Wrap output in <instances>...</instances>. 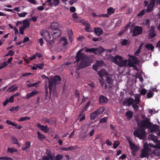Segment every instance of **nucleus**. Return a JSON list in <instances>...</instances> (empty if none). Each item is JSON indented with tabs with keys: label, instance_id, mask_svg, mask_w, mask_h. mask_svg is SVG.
Wrapping results in <instances>:
<instances>
[{
	"label": "nucleus",
	"instance_id": "1",
	"mask_svg": "<svg viewBox=\"0 0 160 160\" xmlns=\"http://www.w3.org/2000/svg\"><path fill=\"white\" fill-rule=\"evenodd\" d=\"M137 124L139 128L134 131L133 135L140 139H142L145 138L146 134L145 129L143 128H149L151 126V122L148 118H146V120H141L140 122H138Z\"/></svg>",
	"mask_w": 160,
	"mask_h": 160
},
{
	"label": "nucleus",
	"instance_id": "2",
	"mask_svg": "<svg viewBox=\"0 0 160 160\" xmlns=\"http://www.w3.org/2000/svg\"><path fill=\"white\" fill-rule=\"evenodd\" d=\"M83 50L81 49L77 53L75 58L76 60L74 63L77 62L78 64L81 61L78 67L80 68L87 67L90 65L89 60L88 56L85 54L82 53Z\"/></svg>",
	"mask_w": 160,
	"mask_h": 160
},
{
	"label": "nucleus",
	"instance_id": "3",
	"mask_svg": "<svg viewBox=\"0 0 160 160\" xmlns=\"http://www.w3.org/2000/svg\"><path fill=\"white\" fill-rule=\"evenodd\" d=\"M109 59L120 67L127 66L128 61V66L130 67H134V62L131 59H129L128 60L127 59L123 60V58L120 55H117L114 57L110 56Z\"/></svg>",
	"mask_w": 160,
	"mask_h": 160
},
{
	"label": "nucleus",
	"instance_id": "4",
	"mask_svg": "<svg viewBox=\"0 0 160 160\" xmlns=\"http://www.w3.org/2000/svg\"><path fill=\"white\" fill-rule=\"evenodd\" d=\"M115 10L112 7H110L107 9V14H96L94 12L91 13V15L93 17H99L102 18H107L109 17V15H111L114 13Z\"/></svg>",
	"mask_w": 160,
	"mask_h": 160
},
{
	"label": "nucleus",
	"instance_id": "5",
	"mask_svg": "<svg viewBox=\"0 0 160 160\" xmlns=\"http://www.w3.org/2000/svg\"><path fill=\"white\" fill-rule=\"evenodd\" d=\"M48 83L49 94L51 96L52 93V90L53 92H54L56 90L57 83H56L54 80L51 79L50 80H49Z\"/></svg>",
	"mask_w": 160,
	"mask_h": 160
},
{
	"label": "nucleus",
	"instance_id": "6",
	"mask_svg": "<svg viewBox=\"0 0 160 160\" xmlns=\"http://www.w3.org/2000/svg\"><path fill=\"white\" fill-rule=\"evenodd\" d=\"M142 27L137 26L135 27L132 31V36L135 37L142 33Z\"/></svg>",
	"mask_w": 160,
	"mask_h": 160
},
{
	"label": "nucleus",
	"instance_id": "7",
	"mask_svg": "<svg viewBox=\"0 0 160 160\" xmlns=\"http://www.w3.org/2000/svg\"><path fill=\"white\" fill-rule=\"evenodd\" d=\"M41 35L43 38L47 42L51 39V36L49 32L46 30H43L41 32Z\"/></svg>",
	"mask_w": 160,
	"mask_h": 160
},
{
	"label": "nucleus",
	"instance_id": "8",
	"mask_svg": "<svg viewBox=\"0 0 160 160\" xmlns=\"http://www.w3.org/2000/svg\"><path fill=\"white\" fill-rule=\"evenodd\" d=\"M52 30L51 33L54 38H56L61 36V32L60 29L57 28H52Z\"/></svg>",
	"mask_w": 160,
	"mask_h": 160
},
{
	"label": "nucleus",
	"instance_id": "9",
	"mask_svg": "<svg viewBox=\"0 0 160 160\" xmlns=\"http://www.w3.org/2000/svg\"><path fill=\"white\" fill-rule=\"evenodd\" d=\"M148 36L149 38H152L156 36V33L155 31V28L153 26H151L149 30Z\"/></svg>",
	"mask_w": 160,
	"mask_h": 160
},
{
	"label": "nucleus",
	"instance_id": "10",
	"mask_svg": "<svg viewBox=\"0 0 160 160\" xmlns=\"http://www.w3.org/2000/svg\"><path fill=\"white\" fill-rule=\"evenodd\" d=\"M155 3V0H150L149 4L146 10V11L148 12H151L154 7Z\"/></svg>",
	"mask_w": 160,
	"mask_h": 160
},
{
	"label": "nucleus",
	"instance_id": "11",
	"mask_svg": "<svg viewBox=\"0 0 160 160\" xmlns=\"http://www.w3.org/2000/svg\"><path fill=\"white\" fill-rule=\"evenodd\" d=\"M106 81L105 88V89L108 88H111V84L112 83V78L109 77H107L106 78Z\"/></svg>",
	"mask_w": 160,
	"mask_h": 160
},
{
	"label": "nucleus",
	"instance_id": "12",
	"mask_svg": "<svg viewBox=\"0 0 160 160\" xmlns=\"http://www.w3.org/2000/svg\"><path fill=\"white\" fill-rule=\"evenodd\" d=\"M108 99L106 97L102 95L100 96L99 98V102L101 104H103L107 103Z\"/></svg>",
	"mask_w": 160,
	"mask_h": 160
},
{
	"label": "nucleus",
	"instance_id": "13",
	"mask_svg": "<svg viewBox=\"0 0 160 160\" xmlns=\"http://www.w3.org/2000/svg\"><path fill=\"white\" fill-rule=\"evenodd\" d=\"M37 126L38 128H41V130L44 132L45 133L48 132L49 131V129L48 128V126L47 125L44 126L43 125H41L40 123H38L37 124Z\"/></svg>",
	"mask_w": 160,
	"mask_h": 160
},
{
	"label": "nucleus",
	"instance_id": "14",
	"mask_svg": "<svg viewBox=\"0 0 160 160\" xmlns=\"http://www.w3.org/2000/svg\"><path fill=\"white\" fill-rule=\"evenodd\" d=\"M128 56L132 59V61H133L134 64L138 65L139 64V61L138 58L135 56H132L130 54L128 55Z\"/></svg>",
	"mask_w": 160,
	"mask_h": 160
},
{
	"label": "nucleus",
	"instance_id": "15",
	"mask_svg": "<svg viewBox=\"0 0 160 160\" xmlns=\"http://www.w3.org/2000/svg\"><path fill=\"white\" fill-rule=\"evenodd\" d=\"M128 142L132 150H138V147L135 145L131 141L128 140Z\"/></svg>",
	"mask_w": 160,
	"mask_h": 160
},
{
	"label": "nucleus",
	"instance_id": "16",
	"mask_svg": "<svg viewBox=\"0 0 160 160\" xmlns=\"http://www.w3.org/2000/svg\"><path fill=\"white\" fill-rule=\"evenodd\" d=\"M94 32L98 36H100L102 34L103 30L99 28H94Z\"/></svg>",
	"mask_w": 160,
	"mask_h": 160
},
{
	"label": "nucleus",
	"instance_id": "17",
	"mask_svg": "<svg viewBox=\"0 0 160 160\" xmlns=\"http://www.w3.org/2000/svg\"><path fill=\"white\" fill-rule=\"evenodd\" d=\"M149 154V151L145 150L142 149L141 150V158H143L148 156Z\"/></svg>",
	"mask_w": 160,
	"mask_h": 160
},
{
	"label": "nucleus",
	"instance_id": "18",
	"mask_svg": "<svg viewBox=\"0 0 160 160\" xmlns=\"http://www.w3.org/2000/svg\"><path fill=\"white\" fill-rule=\"evenodd\" d=\"M38 92V91L33 90L31 92L28 93L27 95V98H30L37 94Z\"/></svg>",
	"mask_w": 160,
	"mask_h": 160
},
{
	"label": "nucleus",
	"instance_id": "19",
	"mask_svg": "<svg viewBox=\"0 0 160 160\" xmlns=\"http://www.w3.org/2000/svg\"><path fill=\"white\" fill-rule=\"evenodd\" d=\"M131 43V41L129 40L124 39L121 42V43L122 46L129 45Z\"/></svg>",
	"mask_w": 160,
	"mask_h": 160
},
{
	"label": "nucleus",
	"instance_id": "20",
	"mask_svg": "<svg viewBox=\"0 0 160 160\" xmlns=\"http://www.w3.org/2000/svg\"><path fill=\"white\" fill-rule=\"evenodd\" d=\"M23 25L22 27L26 29L27 28L29 27L30 26V22L28 20H24L23 21Z\"/></svg>",
	"mask_w": 160,
	"mask_h": 160
},
{
	"label": "nucleus",
	"instance_id": "21",
	"mask_svg": "<svg viewBox=\"0 0 160 160\" xmlns=\"http://www.w3.org/2000/svg\"><path fill=\"white\" fill-rule=\"evenodd\" d=\"M31 146V143L30 142L27 141L25 145V146L22 148V149L23 151L26 150L27 149L29 148Z\"/></svg>",
	"mask_w": 160,
	"mask_h": 160
},
{
	"label": "nucleus",
	"instance_id": "22",
	"mask_svg": "<svg viewBox=\"0 0 160 160\" xmlns=\"http://www.w3.org/2000/svg\"><path fill=\"white\" fill-rule=\"evenodd\" d=\"M60 42L62 44L63 46H66L68 43L67 40L65 37L61 38L60 39Z\"/></svg>",
	"mask_w": 160,
	"mask_h": 160
},
{
	"label": "nucleus",
	"instance_id": "23",
	"mask_svg": "<svg viewBox=\"0 0 160 160\" xmlns=\"http://www.w3.org/2000/svg\"><path fill=\"white\" fill-rule=\"evenodd\" d=\"M38 136V139L41 141H42L43 139H45L46 137L43 134H41L39 132H37Z\"/></svg>",
	"mask_w": 160,
	"mask_h": 160
},
{
	"label": "nucleus",
	"instance_id": "24",
	"mask_svg": "<svg viewBox=\"0 0 160 160\" xmlns=\"http://www.w3.org/2000/svg\"><path fill=\"white\" fill-rule=\"evenodd\" d=\"M104 48L101 47H100L98 48H95L96 54H101L102 52H104Z\"/></svg>",
	"mask_w": 160,
	"mask_h": 160
},
{
	"label": "nucleus",
	"instance_id": "25",
	"mask_svg": "<svg viewBox=\"0 0 160 160\" xmlns=\"http://www.w3.org/2000/svg\"><path fill=\"white\" fill-rule=\"evenodd\" d=\"M133 115L132 112L130 111L127 112L125 114V115L126 116L128 119L132 118V117Z\"/></svg>",
	"mask_w": 160,
	"mask_h": 160
},
{
	"label": "nucleus",
	"instance_id": "26",
	"mask_svg": "<svg viewBox=\"0 0 160 160\" xmlns=\"http://www.w3.org/2000/svg\"><path fill=\"white\" fill-rule=\"evenodd\" d=\"M104 108L102 106L98 109L96 111H95V112L97 113V114H98V115H99L100 114L102 113L104 111Z\"/></svg>",
	"mask_w": 160,
	"mask_h": 160
},
{
	"label": "nucleus",
	"instance_id": "27",
	"mask_svg": "<svg viewBox=\"0 0 160 160\" xmlns=\"http://www.w3.org/2000/svg\"><path fill=\"white\" fill-rule=\"evenodd\" d=\"M85 29L86 31L89 32H92L93 31L91 27L90 24L89 23L85 26Z\"/></svg>",
	"mask_w": 160,
	"mask_h": 160
},
{
	"label": "nucleus",
	"instance_id": "28",
	"mask_svg": "<svg viewBox=\"0 0 160 160\" xmlns=\"http://www.w3.org/2000/svg\"><path fill=\"white\" fill-rule=\"evenodd\" d=\"M107 73L106 70L104 69H102L98 72V74L100 77H102L104 75L106 74Z\"/></svg>",
	"mask_w": 160,
	"mask_h": 160
},
{
	"label": "nucleus",
	"instance_id": "29",
	"mask_svg": "<svg viewBox=\"0 0 160 160\" xmlns=\"http://www.w3.org/2000/svg\"><path fill=\"white\" fill-rule=\"evenodd\" d=\"M145 48L147 49L152 50L154 48L153 45L150 43L147 44L145 46Z\"/></svg>",
	"mask_w": 160,
	"mask_h": 160
},
{
	"label": "nucleus",
	"instance_id": "30",
	"mask_svg": "<svg viewBox=\"0 0 160 160\" xmlns=\"http://www.w3.org/2000/svg\"><path fill=\"white\" fill-rule=\"evenodd\" d=\"M98 116V114L95 111L90 114L91 119L92 120H94L95 119L96 117Z\"/></svg>",
	"mask_w": 160,
	"mask_h": 160
},
{
	"label": "nucleus",
	"instance_id": "31",
	"mask_svg": "<svg viewBox=\"0 0 160 160\" xmlns=\"http://www.w3.org/2000/svg\"><path fill=\"white\" fill-rule=\"evenodd\" d=\"M52 28H58L59 27V24L58 23L54 22L52 23L51 25Z\"/></svg>",
	"mask_w": 160,
	"mask_h": 160
},
{
	"label": "nucleus",
	"instance_id": "32",
	"mask_svg": "<svg viewBox=\"0 0 160 160\" xmlns=\"http://www.w3.org/2000/svg\"><path fill=\"white\" fill-rule=\"evenodd\" d=\"M85 52H92L94 54H96V53L95 52V48H92L90 49L89 48H87L85 50Z\"/></svg>",
	"mask_w": 160,
	"mask_h": 160
},
{
	"label": "nucleus",
	"instance_id": "33",
	"mask_svg": "<svg viewBox=\"0 0 160 160\" xmlns=\"http://www.w3.org/2000/svg\"><path fill=\"white\" fill-rule=\"evenodd\" d=\"M68 36L69 38V41L70 42H72L73 40V33L72 32V30L70 31V32L68 33Z\"/></svg>",
	"mask_w": 160,
	"mask_h": 160
},
{
	"label": "nucleus",
	"instance_id": "34",
	"mask_svg": "<svg viewBox=\"0 0 160 160\" xmlns=\"http://www.w3.org/2000/svg\"><path fill=\"white\" fill-rule=\"evenodd\" d=\"M154 94V93L153 92H152L151 91L147 93V98H151L153 96Z\"/></svg>",
	"mask_w": 160,
	"mask_h": 160
},
{
	"label": "nucleus",
	"instance_id": "35",
	"mask_svg": "<svg viewBox=\"0 0 160 160\" xmlns=\"http://www.w3.org/2000/svg\"><path fill=\"white\" fill-rule=\"evenodd\" d=\"M127 102L128 105L129 106L134 103V100L133 98H131L128 100Z\"/></svg>",
	"mask_w": 160,
	"mask_h": 160
},
{
	"label": "nucleus",
	"instance_id": "36",
	"mask_svg": "<svg viewBox=\"0 0 160 160\" xmlns=\"http://www.w3.org/2000/svg\"><path fill=\"white\" fill-rule=\"evenodd\" d=\"M19 110V106H17L16 107H12L10 109V111H18Z\"/></svg>",
	"mask_w": 160,
	"mask_h": 160
},
{
	"label": "nucleus",
	"instance_id": "37",
	"mask_svg": "<svg viewBox=\"0 0 160 160\" xmlns=\"http://www.w3.org/2000/svg\"><path fill=\"white\" fill-rule=\"evenodd\" d=\"M17 150L13 148H8L7 149V151L8 152L12 153L14 152H16Z\"/></svg>",
	"mask_w": 160,
	"mask_h": 160
},
{
	"label": "nucleus",
	"instance_id": "38",
	"mask_svg": "<svg viewBox=\"0 0 160 160\" xmlns=\"http://www.w3.org/2000/svg\"><path fill=\"white\" fill-rule=\"evenodd\" d=\"M135 101L136 104H139L140 102V96L138 95L135 97Z\"/></svg>",
	"mask_w": 160,
	"mask_h": 160
},
{
	"label": "nucleus",
	"instance_id": "39",
	"mask_svg": "<svg viewBox=\"0 0 160 160\" xmlns=\"http://www.w3.org/2000/svg\"><path fill=\"white\" fill-rule=\"evenodd\" d=\"M75 97L78 98V100L80 98V93L78 90H75Z\"/></svg>",
	"mask_w": 160,
	"mask_h": 160
},
{
	"label": "nucleus",
	"instance_id": "40",
	"mask_svg": "<svg viewBox=\"0 0 160 160\" xmlns=\"http://www.w3.org/2000/svg\"><path fill=\"white\" fill-rule=\"evenodd\" d=\"M53 80H54L56 83H57V81H61V77L58 76H55L54 78L52 79Z\"/></svg>",
	"mask_w": 160,
	"mask_h": 160
},
{
	"label": "nucleus",
	"instance_id": "41",
	"mask_svg": "<svg viewBox=\"0 0 160 160\" xmlns=\"http://www.w3.org/2000/svg\"><path fill=\"white\" fill-rule=\"evenodd\" d=\"M98 67L102 66L104 64V62L102 60L97 61L96 63Z\"/></svg>",
	"mask_w": 160,
	"mask_h": 160
},
{
	"label": "nucleus",
	"instance_id": "42",
	"mask_svg": "<svg viewBox=\"0 0 160 160\" xmlns=\"http://www.w3.org/2000/svg\"><path fill=\"white\" fill-rule=\"evenodd\" d=\"M91 103V102L90 101L88 102L84 107L82 110H84L85 111H87V108L90 106Z\"/></svg>",
	"mask_w": 160,
	"mask_h": 160
},
{
	"label": "nucleus",
	"instance_id": "43",
	"mask_svg": "<svg viewBox=\"0 0 160 160\" xmlns=\"http://www.w3.org/2000/svg\"><path fill=\"white\" fill-rule=\"evenodd\" d=\"M145 12V10L143 9L137 15V17H139L144 15Z\"/></svg>",
	"mask_w": 160,
	"mask_h": 160
},
{
	"label": "nucleus",
	"instance_id": "44",
	"mask_svg": "<svg viewBox=\"0 0 160 160\" xmlns=\"http://www.w3.org/2000/svg\"><path fill=\"white\" fill-rule=\"evenodd\" d=\"M119 142L118 141H115L113 144V148L114 149H116L117 147L119 145Z\"/></svg>",
	"mask_w": 160,
	"mask_h": 160
},
{
	"label": "nucleus",
	"instance_id": "45",
	"mask_svg": "<svg viewBox=\"0 0 160 160\" xmlns=\"http://www.w3.org/2000/svg\"><path fill=\"white\" fill-rule=\"evenodd\" d=\"M30 118L29 117H24L21 118L19 120V121H24L27 120H30Z\"/></svg>",
	"mask_w": 160,
	"mask_h": 160
},
{
	"label": "nucleus",
	"instance_id": "46",
	"mask_svg": "<svg viewBox=\"0 0 160 160\" xmlns=\"http://www.w3.org/2000/svg\"><path fill=\"white\" fill-rule=\"evenodd\" d=\"M17 14L20 17H24L27 14V13L25 12H23V13H21L18 12Z\"/></svg>",
	"mask_w": 160,
	"mask_h": 160
},
{
	"label": "nucleus",
	"instance_id": "47",
	"mask_svg": "<svg viewBox=\"0 0 160 160\" xmlns=\"http://www.w3.org/2000/svg\"><path fill=\"white\" fill-rule=\"evenodd\" d=\"M108 117H104L102 119H101L100 120L99 123L106 122L108 120Z\"/></svg>",
	"mask_w": 160,
	"mask_h": 160
},
{
	"label": "nucleus",
	"instance_id": "48",
	"mask_svg": "<svg viewBox=\"0 0 160 160\" xmlns=\"http://www.w3.org/2000/svg\"><path fill=\"white\" fill-rule=\"evenodd\" d=\"M0 160H13L12 159L9 157H0Z\"/></svg>",
	"mask_w": 160,
	"mask_h": 160
},
{
	"label": "nucleus",
	"instance_id": "49",
	"mask_svg": "<svg viewBox=\"0 0 160 160\" xmlns=\"http://www.w3.org/2000/svg\"><path fill=\"white\" fill-rule=\"evenodd\" d=\"M13 142V143L17 144H19L18 142V140L17 139L14 137H12L11 138Z\"/></svg>",
	"mask_w": 160,
	"mask_h": 160
},
{
	"label": "nucleus",
	"instance_id": "50",
	"mask_svg": "<svg viewBox=\"0 0 160 160\" xmlns=\"http://www.w3.org/2000/svg\"><path fill=\"white\" fill-rule=\"evenodd\" d=\"M132 106L135 111H137L139 108L138 105L136 103H133L132 105Z\"/></svg>",
	"mask_w": 160,
	"mask_h": 160
},
{
	"label": "nucleus",
	"instance_id": "51",
	"mask_svg": "<svg viewBox=\"0 0 160 160\" xmlns=\"http://www.w3.org/2000/svg\"><path fill=\"white\" fill-rule=\"evenodd\" d=\"M153 153L156 156H160V151L158 150H154L153 152Z\"/></svg>",
	"mask_w": 160,
	"mask_h": 160
},
{
	"label": "nucleus",
	"instance_id": "52",
	"mask_svg": "<svg viewBox=\"0 0 160 160\" xmlns=\"http://www.w3.org/2000/svg\"><path fill=\"white\" fill-rule=\"evenodd\" d=\"M147 92V90L145 88L142 89L140 92V94L142 95H145Z\"/></svg>",
	"mask_w": 160,
	"mask_h": 160
},
{
	"label": "nucleus",
	"instance_id": "53",
	"mask_svg": "<svg viewBox=\"0 0 160 160\" xmlns=\"http://www.w3.org/2000/svg\"><path fill=\"white\" fill-rule=\"evenodd\" d=\"M80 22L82 25L85 26L88 24L89 23L87 21L84 19L81 20Z\"/></svg>",
	"mask_w": 160,
	"mask_h": 160
},
{
	"label": "nucleus",
	"instance_id": "54",
	"mask_svg": "<svg viewBox=\"0 0 160 160\" xmlns=\"http://www.w3.org/2000/svg\"><path fill=\"white\" fill-rule=\"evenodd\" d=\"M144 148L142 149L148 151H149V146L147 143L144 144L143 146Z\"/></svg>",
	"mask_w": 160,
	"mask_h": 160
},
{
	"label": "nucleus",
	"instance_id": "55",
	"mask_svg": "<svg viewBox=\"0 0 160 160\" xmlns=\"http://www.w3.org/2000/svg\"><path fill=\"white\" fill-rule=\"evenodd\" d=\"M70 11L72 12H74L76 11V9L74 7H71L70 8Z\"/></svg>",
	"mask_w": 160,
	"mask_h": 160
},
{
	"label": "nucleus",
	"instance_id": "56",
	"mask_svg": "<svg viewBox=\"0 0 160 160\" xmlns=\"http://www.w3.org/2000/svg\"><path fill=\"white\" fill-rule=\"evenodd\" d=\"M106 143L107 145L109 146H111L112 144V142L110 141L108 139H106Z\"/></svg>",
	"mask_w": 160,
	"mask_h": 160
},
{
	"label": "nucleus",
	"instance_id": "57",
	"mask_svg": "<svg viewBox=\"0 0 160 160\" xmlns=\"http://www.w3.org/2000/svg\"><path fill=\"white\" fill-rule=\"evenodd\" d=\"M77 148L76 146H72L68 147L69 151H72L75 149Z\"/></svg>",
	"mask_w": 160,
	"mask_h": 160
},
{
	"label": "nucleus",
	"instance_id": "58",
	"mask_svg": "<svg viewBox=\"0 0 160 160\" xmlns=\"http://www.w3.org/2000/svg\"><path fill=\"white\" fill-rule=\"evenodd\" d=\"M59 3V0H52V3H55V6L58 5Z\"/></svg>",
	"mask_w": 160,
	"mask_h": 160
},
{
	"label": "nucleus",
	"instance_id": "59",
	"mask_svg": "<svg viewBox=\"0 0 160 160\" xmlns=\"http://www.w3.org/2000/svg\"><path fill=\"white\" fill-rule=\"evenodd\" d=\"M25 29L22 27H21L19 28L20 33L21 34H23L24 33V30Z\"/></svg>",
	"mask_w": 160,
	"mask_h": 160
},
{
	"label": "nucleus",
	"instance_id": "60",
	"mask_svg": "<svg viewBox=\"0 0 160 160\" xmlns=\"http://www.w3.org/2000/svg\"><path fill=\"white\" fill-rule=\"evenodd\" d=\"M44 64L43 63L40 64H38L37 65V68H38L40 69H42L43 68V67Z\"/></svg>",
	"mask_w": 160,
	"mask_h": 160
},
{
	"label": "nucleus",
	"instance_id": "61",
	"mask_svg": "<svg viewBox=\"0 0 160 160\" xmlns=\"http://www.w3.org/2000/svg\"><path fill=\"white\" fill-rule=\"evenodd\" d=\"M14 98L12 95L9 98L8 100V101L10 103H12L14 102Z\"/></svg>",
	"mask_w": 160,
	"mask_h": 160
},
{
	"label": "nucleus",
	"instance_id": "62",
	"mask_svg": "<svg viewBox=\"0 0 160 160\" xmlns=\"http://www.w3.org/2000/svg\"><path fill=\"white\" fill-rule=\"evenodd\" d=\"M150 20L149 19H147L146 20L145 24L147 25H148V28H149L150 27Z\"/></svg>",
	"mask_w": 160,
	"mask_h": 160
},
{
	"label": "nucleus",
	"instance_id": "63",
	"mask_svg": "<svg viewBox=\"0 0 160 160\" xmlns=\"http://www.w3.org/2000/svg\"><path fill=\"white\" fill-rule=\"evenodd\" d=\"M141 50L138 49H137V50L134 53V55L135 56H138L139 54L141 52Z\"/></svg>",
	"mask_w": 160,
	"mask_h": 160
},
{
	"label": "nucleus",
	"instance_id": "64",
	"mask_svg": "<svg viewBox=\"0 0 160 160\" xmlns=\"http://www.w3.org/2000/svg\"><path fill=\"white\" fill-rule=\"evenodd\" d=\"M48 43L51 46L54 43V39H52L51 40H49V41H48Z\"/></svg>",
	"mask_w": 160,
	"mask_h": 160
}]
</instances>
